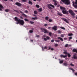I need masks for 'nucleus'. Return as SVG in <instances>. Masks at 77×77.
Segmentation results:
<instances>
[{"label": "nucleus", "mask_w": 77, "mask_h": 77, "mask_svg": "<svg viewBox=\"0 0 77 77\" xmlns=\"http://www.w3.org/2000/svg\"><path fill=\"white\" fill-rule=\"evenodd\" d=\"M68 12L70 14L72 15V16H73L72 17V18H75V14L74 12V11H72L71 9H70L69 10Z\"/></svg>", "instance_id": "obj_1"}, {"label": "nucleus", "mask_w": 77, "mask_h": 77, "mask_svg": "<svg viewBox=\"0 0 77 77\" xmlns=\"http://www.w3.org/2000/svg\"><path fill=\"white\" fill-rule=\"evenodd\" d=\"M40 30L42 32H44V33H48L49 31L47 30V29L45 28H40Z\"/></svg>", "instance_id": "obj_2"}, {"label": "nucleus", "mask_w": 77, "mask_h": 77, "mask_svg": "<svg viewBox=\"0 0 77 77\" xmlns=\"http://www.w3.org/2000/svg\"><path fill=\"white\" fill-rule=\"evenodd\" d=\"M62 2L64 3L66 5H69L70 4V1L69 0H61Z\"/></svg>", "instance_id": "obj_3"}, {"label": "nucleus", "mask_w": 77, "mask_h": 77, "mask_svg": "<svg viewBox=\"0 0 77 77\" xmlns=\"http://www.w3.org/2000/svg\"><path fill=\"white\" fill-rule=\"evenodd\" d=\"M53 8H54V6L52 5V4L48 5V8L49 9H50V10L53 9V8Z\"/></svg>", "instance_id": "obj_4"}, {"label": "nucleus", "mask_w": 77, "mask_h": 77, "mask_svg": "<svg viewBox=\"0 0 77 77\" xmlns=\"http://www.w3.org/2000/svg\"><path fill=\"white\" fill-rule=\"evenodd\" d=\"M17 21L18 23H19V24H20V25L22 26L24 25V20H22L19 19V20Z\"/></svg>", "instance_id": "obj_5"}, {"label": "nucleus", "mask_w": 77, "mask_h": 77, "mask_svg": "<svg viewBox=\"0 0 77 77\" xmlns=\"http://www.w3.org/2000/svg\"><path fill=\"white\" fill-rule=\"evenodd\" d=\"M62 12L63 14H66V15L69 14L68 11L66 10H63Z\"/></svg>", "instance_id": "obj_6"}, {"label": "nucleus", "mask_w": 77, "mask_h": 77, "mask_svg": "<svg viewBox=\"0 0 77 77\" xmlns=\"http://www.w3.org/2000/svg\"><path fill=\"white\" fill-rule=\"evenodd\" d=\"M64 54H67V56L68 57H71V54L69 53H67V52L66 51H65L63 52Z\"/></svg>", "instance_id": "obj_7"}, {"label": "nucleus", "mask_w": 77, "mask_h": 77, "mask_svg": "<svg viewBox=\"0 0 77 77\" xmlns=\"http://www.w3.org/2000/svg\"><path fill=\"white\" fill-rule=\"evenodd\" d=\"M15 4L16 5H17V6H18L19 7H20V6H22V4H21L18 2H16Z\"/></svg>", "instance_id": "obj_8"}, {"label": "nucleus", "mask_w": 77, "mask_h": 77, "mask_svg": "<svg viewBox=\"0 0 77 77\" xmlns=\"http://www.w3.org/2000/svg\"><path fill=\"white\" fill-rule=\"evenodd\" d=\"M20 13L21 14H22L23 16L24 17H26V18H27V16L24 13H23V12L21 11L20 10Z\"/></svg>", "instance_id": "obj_9"}, {"label": "nucleus", "mask_w": 77, "mask_h": 77, "mask_svg": "<svg viewBox=\"0 0 77 77\" xmlns=\"http://www.w3.org/2000/svg\"><path fill=\"white\" fill-rule=\"evenodd\" d=\"M15 21H17V22L16 23V24H19V23L18 22V20H19V19L17 17H15Z\"/></svg>", "instance_id": "obj_10"}, {"label": "nucleus", "mask_w": 77, "mask_h": 77, "mask_svg": "<svg viewBox=\"0 0 77 77\" xmlns=\"http://www.w3.org/2000/svg\"><path fill=\"white\" fill-rule=\"evenodd\" d=\"M57 27L56 26H54L53 27H52V30H54L55 31H56L57 30Z\"/></svg>", "instance_id": "obj_11"}, {"label": "nucleus", "mask_w": 77, "mask_h": 77, "mask_svg": "<svg viewBox=\"0 0 77 77\" xmlns=\"http://www.w3.org/2000/svg\"><path fill=\"white\" fill-rule=\"evenodd\" d=\"M68 56V55H64L63 54L60 55V57H63V58H65L66 57H67Z\"/></svg>", "instance_id": "obj_12"}, {"label": "nucleus", "mask_w": 77, "mask_h": 77, "mask_svg": "<svg viewBox=\"0 0 77 77\" xmlns=\"http://www.w3.org/2000/svg\"><path fill=\"white\" fill-rule=\"evenodd\" d=\"M4 7H3V6H2V5L1 4H0V11H2V9H4Z\"/></svg>", "instance_id": "obj_13"}, {"label": "nucleus", "mask_w": 77, "mask_h": 77, "mask_svg": "<svg viewBox=\"0 0 77 77\" xmlns=\"http://www.w3.org/2000/svg\"><path fill=\"white\" fill-rule=\"evenodd\" d=\"M60 9L61 10H66V8L65 7H63L60 6Z\"/></svg>", "instance_id": "obj_14"}, {"label": "nucleus", "mask_w": 77, "mask_h": 77, "mask_svg": "<svg viewBox=\"0 0 77 77\" xmlns=\"http://www.w3.org/2000/svg\"><path fill=\"white\" fill-rule=\"evenodd\" d=\"M62 20H63V21H65L67 23H69L68 20H66V19L63 18H62Z\"/></svg>", "instance_id": "obj_15"}, {"label": "nucleus", "mask_w": 77, "mask_h": 77, "mask_svg": "<svg viewBox=\"0 0 77 77\" xmlns=\"http://www.w3.org/2000/svg\"><path fill=\"white\" fill-rule=\"evenodd\" d=\"M53 2H54V5L55 6H56L57 5V1L56 0H53Z\"/></svg>", "instance_id": "obj_16"}, {"label": "nucleus", "mask_w": 77, "mask_h": 77, "mask_svg": "<svg viewBox=\"0 0 77 77\" xmlns=\"http://www.w3.org/2000/svg\"><path fill=\"white\" fill-rule=\"evenodd\" d=\"M63 66H67L68 65V63H64L63 64Z\"/></svg>", "instance_id": "obj_17"}, {"label": "nucleus", "mask_w": 77, "mask_h": 77, "mask_svg": "<svg viewBox=\"0 0 77 77\" xmlns=\"http://www.w3.org/2000/svg\"><path fill=\"white\" fill-rule=\"evenodd\" d=\"M38 12H41L42 11V9L40 8L39 9H38Z\"/></svg>", "instance_id": "obj_18"}, {"label": "nucleus", "mask_w": 77, "mask_h": 77, "mask_svg": "<svg viewBox=\"0 0 77 77\" xmlns=\"http://www.w3.org/2000/svg\"><path fill=\"white\" fill-rule=\"evenodd\" d=\"M57 39H60L61 41H63V38L60 37H58Z\"/></svg>", "instance_id": "obj_19"}, {"label": "nucleus", "mask_w": 77, "mask_h": 77, "mask_svg": "<svg viewBox=\"0 0 77 77\" xmlns=\"http://www.w3.org/2000/svg\"><path fill=\"white\" fill-rule=\"evenodd\" d=\"M57 14L58 15H59V16H62V14L59 12H58Z\"/></svg>", "instance_id": "obj_20"}, {"label": "nucleus", "mask_w": 77, "mask_h": 77, "mask_svg": "<svg viewBox=\"0 0 77 77\" xmlns=\"http://www.w3.org/2000/svg\"><path fill=\"white\" fill-rule=\"evenodd\" d=\"M28 3L29 5H33V3L32 2L30 1H29L28 2Z\"/></svg>", "instance_id": "obj_21"}, {"label": "nucleus", "mask_w": 77, "mask_h": 77, "mask_svg": "<svg viewBox=\"0 0 77 77\" xmlns=\"http://www.w3.org/2000/svg\"><path fill=\"white\" fill-rule=\"evenodd\" d=\"M32 20H38V17H32Z\"/></svg>", "instance_id": "obj_22"}, {"label": "nucleus", "mask_w": 77, "mask_h": 77, "mask_svg": "<svg viewBox=\"0 0 77 77\" xmlns=\"http://www.w3.org/2000/svg\"><path fill=\"white\" fill-rule=\"evenodd\" d=\"M72 51L73 52H76V53H77V50L76 49H74L72 50Z\"/></svg>", "instance_id": "obj_23"}, {"label": "nucleus", "mask_w": 77, "mask_h": 77, "mask_svg": "<svg viewBox=\"0 0 77 77\" xmlns=\"http://www.w3.org/2000/svg\"><path fill=\"white\" fill-rule=\"evenodd\" d=\"M57 32L58 33L60 34L62 33V31H60V30H59L57 31Z\"/></svg>", "instance_id": "obj_24"}, {"label": "nucleus", "mask_w": 77, "mask_h": 77, "mask_svg": "<svg viewBox=\"0 0 77 77\" xmlns=\"http://www.w3.org/2000/svg\"><path fill=\"white\" fill-rule=\"evenodd\" d=\"M49 18V17L48 16H46L45 17V19L47 21H48V19Z\"/></svg>", "instance_id": "obj_25"}, {"label": "nucleus", "mask_w": 77, "mask_h": 77, "mask_svg": "<svg viewBox=\"0 0 77 77\" xmlns=\"http://www.w3.org/2000/svg\"><path fill=\"white\" fill-rule=\"evenodd\" d=\"M73 5L74 7H75V8H77V4L74 5V3H73Z\"/></svg>", "instance_id": "obj_26"}, {"label": "nucleus", "mask_w": 77, "mask_h": 77, "mask_svg": "<svg viewBox=\"0 0 77 77\" xmlns=\"http://www.w3.org/2000/svg\"><path fill=\"white\" fill-rule=\"evenodd\" d=\"M73 34L72 33H69L68 35V36H72Z\"/></svg>", "instance_id": "obj_27"}, {"label": "nucleus", "mask_w": 77, "mask_h": 77, "mask_svg": "<svg viewBox=\"0 0 77 77\" xmlns=\"http://www.w3.org/2000/svg\"><path fill=\"white\" fill-rule=\"evenodd\" d=\"M69 69H71V70H72V71L73 72H74V71H75V70H74V69H73L72 68H69Z\"/></svg>", "instance_id": "obj_28"}, {"label": "nucleus", "mask_w": 77, "mask_h": 77, "mask_svg": "<svg viewBox=\"0 0 77 77\" xmlns=\"http://www.w3.org/2000/svg\"><path fill=\"white\" fill-rule=\"evenodd\" d=\"M34 14H38V12L36 11H34Z\"/></svg>", "instance_id": "obj_29"}, {"label": "nucleus", "mask_w": 77, "mask_h": 77, "mask_svg": "<svg viewBox=\"0 0 77 77\" xmlns=\"http://www.w3.org/2000/svg\"><path fill=\"white\" fill-rule=\"evenodd\" d=\"M10 11V10H9V9H6L5 10V12H9V11Z\"/></svg>", "instance_id": "obj_30"}, {"label": "nucleus", "mask_w": 77, "mask_h": 77, "mask_svg": "<svg viewBox=\"0 0 77 77\" xmlns=\"http://www.w3.org/2000/svg\"><path fill=\"white\" fill-rule=\"evenodd\" d=\"M63 62V60H60V61L59 63H60L61 64V63H62Z\"/></svg>", "instance_id": "obj_31"}, {"label": "nucleus", "mask_w": 77, "mask_h": 77, "mask_svg": "<svg viewBox=\"0 0 77 77\" xmlns=\"http://www.w3.org/2000/svg\"><path fill=\"white\" fill-rule=\"evenodd\" d=\"M14 11H15V12H17V13H20V11H18V10H14Z\"/></svg>", "instance_id": "obj_32"}, {"label": "nucleus", "mask_w": 77, "mask_h": 77, "mask_svg": "<svg viewBox=\"0 0 77 77\" xmlns=\"http://www.w3.org/2000/svg\"><path fill=\"white\" fill-rule=\"evenodd\" d=\"M60 28L62 29H63V30H65V28L62 26H61Z\"/></svg>", "instance_id": "obj_33"}, {"label": "nucleus", "mask_w": 77, "mask_h": 77, "mask_svg": "<svg viewBox=\"0 0 77 77\" xmlns=\"http://www.w3.org/2000/svg\"><path fill=\"white\" fill-rule=\"evenodd\" d=\"M29 32L30 33H33V30H30Z\"/></svg>", "instance_id": "obj_34"}, {"label": "nucleus", "mask_w": 77, "mask_h": 77, "mask_svg": "<svg viewBox=\"0 0 77 77\" xmlns=\"http://www.w3.org/2000/svg\"><path fill=\"white\" fill-rule=\"evenodd\" d=\"M35 6L36 8H39V5H36Z\"/></svg>", "instance_id": "obj_35"}, {"label": "nucleus", "mask_w": 77, "mask_h": 77, "mask_svg": "<svg viewBox=\"0 0 77 77\" xmlns=\"http://www.w3.org/2000/svg\"><path fill=\"white\" fill-rule=\"evenodd\" d=\"M73 58L74 59H77V56H76L75 55H74L73 56Z\"/></svg>", "instance_id": "obj_36"}, {"label": "nucleus", "mask_w": 77, "mask_h": 77, "mask_svg": "<svg viewBox=\"0 0 77 77\" xmlns=\"http://www.w3.org/2000/svg\"><path fill=\"white\" fill-rule=\"evenodd\" d=\"M24 20L25 21H28V22L29 21V20H28V19H26V18Z\"/></svg>", "instance_id": "obj_37"}, {"label": "nucleus", "mask_w": 77, "mask_h": 77, "mask_svg": "<svg viewBox=\"0 0 77 77\" xmlns=\"http://www.w3.org/2000/svg\"><path fill=\"white\" fill-rule=\"evenodd\" d=\"M25 12L26 14H28V13H29V11L27 10H25Z\"/></svg>", "instance_id": "obj_38"}, {"label": "nucleus", "mask_w": 77, "mask_h": 77, "mask_svg": "<svg viewBox=\"0 0 77 77\" xmlns=\"http://www.w3.org/2000/svg\"><path fill=\"white\" fill-rule=\"evenodd\" d=\"M48 21H49V22H50V23H51V22H52V20H51V19H49Z\"/></svg>", "instance_id": "obj_39"}, {"label": "nucleus", "mask_w": 77, "mask_h": 77, "mask_svg": "<svg viewBox=\"0 0 77 77\" xmlns=\"http://www.w3.org/2000/svg\"><path fill=\"white\" fill-rule=\"evenodd\" d=\"M52 34V33H51V32H50L49 33V36H51Z\"/></svg>", "instance_id": "obj_40"}, {"label": "nucleus", "mask_w": 77, "mask_h": 77, "mask_svg": "<svg viewBox=\"0 0 77 77\" xmlns=\"http://www.w3.org/2000/svg\"><path fill=\"white\" fill-rule=\"evenodd\" d=\"M29 23H30V24H34V22L33 21H30Z\"/></svg>", "instance_id": "obj_41"}, {"label": "nucleus", "mask_w": 77, "mask_h": 77, "mask_svg": "<svg viewBox=\"0 0 77 77\" xmlns=\"http://www.w3.org/2000/svg\"><path fill=\"white\" fill-rule=\"evenodd\" d=\"M69 41H70V40H71V39H72V37H70L69 38Z\"/></svg>", "instance_id": "obj_42"}, {"label": "nucleus", "mask_w": 77, "mask_h": 77, "mask_svg": "<svg viewBox=\"0 0 77 77\" xmlns=\"http://www.w3.org/2000/svg\"><path fill=\"white\" fill-rule=\"evenodd\" d=\"M46 38L47 39L49 40L50 39V37L47 36L46 37Z\"/></svg>", "instance_id": "obj_43"}, {"label": "nucleus", "mask_w": 77, "mask_h": 77, "mask_svg": "<svg viewBox=\"0 0 77 77\" xmlns=\"http://www.w3.org/2000/svg\"><path fill=\"white\" fill-rule=\"evenodd\" d=\"M61 36L62 38H63V37H64V35H63V34L61 35Z\"/></svg>", "instance_id": "obj_44"}, {"label": "nucleus", "mask_w": 77, "mask_h": 77, "mask_svg": "<svg viewBox=\"0 0 77 77\" xmlns=\"http://www.w3.org/2000/svg\"><path fill=\"white\" fill-rule=\"evenodd\" d=\"M68 47V44H66L65 45V47Z\"/></svg>", "instance_id": "obj_45"}, {"label": "nucleus", "mask_w": 77, "mask_h": 77, "mask_svg": "<svg viewBox=\"0 0 77 77\" xmlns=\"http://www.w3.org/2000/svg\"><path fill=\"white\" fill-rule=\"evenodd\" d=\"M22 2H26V0H22Z\"/></svg>", "instance_id": "obj_46"}, {"label": "nucleus", "mask_w": 77, "mask_h": 77, "mask_svg": "<svg viewBox=\"0 0 77 77\" xmlns=\"http://www.w3.org/2000/svg\"><path fill=\"white\" fill-rule=\"evenodd\" d=\"M70 65L72 66H74V65H73V64H72V63L70 64Z\"/></svg>", "instance_id": "obj_47"}, {"label": "nucleus", "mask_w": 77, "mask_h": 77, "mask_svg": "<svg viewBox=\"0 0 77 77\" xmlns=\"http://www.w3.org/2000/svg\"><path fill=\"white\" fill-rule=\"evenodd\" d=\"M55 41L57 42H59L60 41V40H55Z\"/></svg>", "instance_id": "obj_48"}, {"label": "nucleus", "mask_w": 77, "mask_h": 77, "mask_svg": "<svg viewBox=\"0 0 77 77\" xmlns=\"http://www.w3.org/2000/svg\"><path fill=\"white\" fill-rule=\"evenodd\" d=\"M55 47H57L58 46V45L57 44H55Z\"/></svg>", "instance_id": "obj_49"}, {"label": "nucleus", "mask_w": 77, "mask_h": 77, "mask_svg": "<svg viewBox=\"0 0 77 77\" xmlns=\"http://www.w3.org/2000/svg\"><path fill=\"white\" fill-rule=\"evenodd\" d=\"M36 37L37 38H39V35H36Z\"/></svg>", "instance_id": "obj_50"}, {"label": "nucleus", "mask_w": 77, "mask_h": 77, "mask_svg": "<svg viewBox=\"0 0 77 77\" xmlns=\"http://www.w3.org/2000/svg\"><path fill=\"white\" fill-rule=\"evenodd\" d=\"M75 5H77V0H75Z\"/></svg>", "instance_id": "obj_51"}, {"label": "nucleus", "mask_w": 77, "mask_h": 77, "mask_svg": "<svg viewBox=\"0 0 77 77\" xmlns=\"http://www.w3.org/2000/svg\"><path fill=\"white\" fill-rule=\"evenodd\" d=\"M44 40H45V41H47V39L45 38H44Z\"/></svg>", "instance_id": "obj_52"}, {"label": "nucleus", "mask_w": 77, "mask_h": 77, "mask_svg": "<svg viewBox=\"0 0 77 77\" xmlns=\"http://www.w3.org/2000/svg\"><path fill=\"white\" fill-rule=\"evenodd\" d=\"M64 40H66V39H67V38H64Z\"/></svg>", "instance_id": "obj_53"}, {"label": "nucleus", "mask_w": 77, "mask_h": 77, "mask_svg": "<svg viewBox=\"0 0 77 77\" xmlns=\"http://www.w3.org/2000/svg\"><path fill=\"white\" fill-rule=\"evenodd\" d=\"M54 40H51V42H54Z\"/></svg>", "instance_id": "obj_54"}, {"label": "nucleus", "mask_w": 77, "mask_h": 77, "mask_svg": "<svg viewBox=\"0 0 77 77\" xmlns=\"http://www.w3.org/2000/svg\"><path fill=\"white\" fill-rule=\"evenodd\" d=\"M44 26H48V25H47V24H45Z\"/></svg>", "instance_id": "obj_55"}, {"label": "nucleus", "mask_w": 77, "mask_h": 77, "mask_svg": "<svg viewBox=\"0 0 77 77\" xmlns=\"http://www.w3.org/2000/svg\"><path fill=\"white\" fill-rule=\"evenodd\" d=\"M44 49H47V48L46 46H45L44 48Z\"/></svg>", "instance_id": "obj_56"}, {"label": "nucleus", "mask_w": 77, "mask_h": 77, "mask_svg": "<svg viewBox=\"0 0 77 77\" xmlns=\"http://www.w3.org/2000/svg\"><path fill=\"white\" fill-rule=\"evenodd\" d=\"M51 50H52V51H53V50H54V49L53 48H51Z\"/></svg>", "instance_id": "obj_57"}, {"label": "nucleus", "mask_w": 77, "mask_h": 77, "mask_svg": "<svg viewBox=\"0 0 77 77\" xmlns=\"http://www.w3.org/2000/svg\"><path fill=\"white\" fill-rule=\"evenodd\" d=\"M74 12H75V13H77V10H75V11H74Z\"/></svg>", "instance_id": "obj_58"}, {"label": "nucleus", "mask_w": 77, "mask_h": 77, "mask_svg": "<svg viewBox=\"0 0 77 77\" xmlns=\"http://www.w3.org/2000/svg\"><path fill=\"white\" fill-rule=\"evenodd\" d=\"M41 0H37V2H41Z\"/></svg>", "instance_id": "obj_59"}, {"label": "nucleus", "mask_w": 77, "mask_h": 77, "mask_svg": "<svg viewBox=\"0 0 77 77\" xmlns=\"http://www.w3.org/2000/svg\"><path fill=\"white\" fill-rule=\"evenodd\" d=\"M57 7H58V8L60 7V5H58L57 6Z\"/></svg>", "instance_id": "obj_60"}, {"label": "nucleus", "mask_w": 77, "mask_h": 77, "mask_svg": "<svg viewBox=\"0 0 77 77\" xmlns=\"http://www.w3.org/2000/svg\"><path fill=\"white\" fill-rule=\"evenodd\" d=\"M20 18H21V19H23V17H22V16H21Z\"/></svg>", "instance_id": "obj_61"}, {"label": "nucleus", "mask_w": 77, "mask_h": 77, "mask_svg": "<svg viewBox=\"0 0 77 77\" xmlns=\"http://www.w3.org/2000/svg\"><path fill=\"white\" fill-rule=\"evenodd\" d=\"M75 75H77V72L75 73Z\"/></svg>", "instance_id": "obj_62"}, {"label": "nucleus", "mask_w": 77, "mask_h": 77, "mask_svg": "<svg viewBox=\"0 0 77 77\" xmlns=\"http://www.w3.org/2000/svg\"><path fill=\"white\" fill-rule=\"evenodd\" d=\"M51 29V27H48V29Z\"/></svg>", "instance_id": "obj_63"}, {"label": "nucleus", "mask_w": 77, "mask_h": 77, "mask_svg": "<svg viewBox=\"0 0 77 77\" xmlns=\"http://www.w3.org/2000/svg\"><path fill=\"white\" fill-rule=\"evenodd\" d=\"M50 49H51V47H49L48 48V50H50Z\"/></svg>", "instance_id": "obj_64"}]
</instances>
